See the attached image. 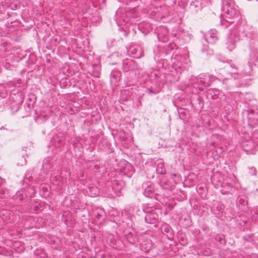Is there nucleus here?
<instances>
[{
  "mask_svg": "<svg viewBox=\"0 0 258 258\" xmlns=\"http://www.w3.org/2000/svg\"><path fill=\"white\" fill-rule=\"evenodd\" d=\"M205 38L208 43L214 44L219 40V35L216 29H211L205 34Z\"/></svg>",
  "mask_w": 258,
  "mask_h": 258,
  "instance_id": "nucleus-1",
  "label": "nucleus"
},
{
  "mask_svg": "<svg viewBox=\"0 0 258 258\" xmlns=\"http://www.w3.org/2000/svg\"><path fill=\"white\" fill-rule=\"evenodd\" d=\"M258 145V141L254 142L252 140H244L242 142V148L245 152H249L255 149Z\"/></svg>",
  "mask_w": 258,
  "mask_h": 258,
  "instance_id": "nucleus-2",
  "label": "nucleus"
},
{
  "mask_svg": "<svg viewBox=\"0 0 258 258\" xmlns=\"http://www.w3.org/2000/svg\"><path fill=\"white\" fill-rule=\"evenodd\" d=\"M248 124L251 126L258 125V111L251 110L247 114Z\"/></svg>",
  "mask_w": 258,
  "mask_h": 258,
  "instance_id": "nucleus-3",
  "label": "nucleus"
},
{
  "mask_svg": "<svg viewBox=\"0 0 258 258\" xmlns=\"http://www.w3.org/2000/svg\"><path fill=\"white\" fill-rule=\"evenodd\" d=\"M223 9L224 11L230 15L233 16L235 14V10L233 9V4L231 2H229L227 0H222Z\"/></svg>",
  "mask_w": 258,
  "mask_h": 258,
  "instance_id": "nucleus-4",
  "label": "nucleus"
},
{
  "mask_svg": "<svg viewBox=\"0 0 258 258\" xmlns=\"http://www.w3.org/2000/svg\"><path fill=\"white\" fill-rule=\"evenodd\" d=\"M248 202L246 197L244 196H239L237 200V205L239 208L242 210H245L247 209Z\"/></svg>",
  "mask_w": 258,
  "mask_h": 258,
  "instance_id": "nucleus-5",
  "label": "nucleus"
},
{
  "mask_svg": "<svg viewBox=\"0 0 258 258\" xmlns=\"http://www.w3.org/2000/svg\"><path fill=\"white\" fill-rule=\"evenodd\" d=\"M172 66L177 72L179 73H181L182 71H183L185 68L184 66L180 61L178 60L174 62L173 63Z\"/></svg>",
  "mask_w": 258,
  "mask_h": 258,
  "instance_id": "nucleus-6",
  "label": "nucleus"
},
{
  "mask_svg": "<svg viewBox=\"0 0 258 258\" xmlns=\"http://www.w3.org/2000/svg\"><path fill=\"white\" fill-rule=\"evenodd\" d=\"M161 30H163L165 33V34H162L159 32L158 34V40L159 41L166 42L168 39L167 30L164 28H161Z\"/></svg>",
  "mask_w": 258,
  "mask_h": 258,
  "instance_id": "nucleus-7",
  "label": "nucleus"
},
{
  "mask_svg": "<svg viewBox=\"0 0 258 258\" xmlns=\"http://www.w3.org/2000/svg\"><path fill=\"white\" fill-rule=\"evenodd\" d=\"M156 171L158 174L164 175L166 173V170L162 163H159L157 166Z\"/></svg>",
  "mask_w": 258,
  "mask_h": 258,
  "instance_id": "nucleus-8",
  "label": "nucleus"
},
{
  "mask_svg": "<svg viewBox=\"0 0 258 258\" xmlns=\"http://www.w3.org/2000/svg\"><path fill=\"white\" fill-rule=\"evenodd\" d=\"M7 95V91L5 88L2 86H0V97L5 98Z\"/></svg>",
  "mask_w": 258,
  "mask_h": 258,
  "instance_id": "nucleus-9",
  "label": "nucleus"
},
{
  "mask_svg": "<svg viewBox=\"0 0 258 258\" xmlns=\"http://www.w3.org/2000/svg\"><path fill=\"white\" fill-rule=\"evenodd\" d=\"M254 142H258V131L256 130L253 132L251 135V139Z\"/></svg>",
  "mask_w": 258,
  "mask_h": 258,
  "instance_id": "nucleus-10",
  "label": "nucleus"
},
{
  "mask_svg": "<svg viewBox=\"0 0 258 258\" xmlns=\"http://www.w3.org/2000/svg\"><path fill=\"white\" fill-rule=\"evenodd\" d=\"M257 34L254 32H250L249 33H247L245 34V36L247 37H249L252 39H255L256 37Z\"/></svg>",
  "mask_w": 258,
  "mask_h": 258,
  "instance_id": "nucleus-11",
  "label": "nucleus"
},
{
  "mask_svg": "<svg viewBox=\"0 0 258 258\" xmlns=\"http://www.w3.org/2000/svg\"><path fill=\"white\" fill-rule=\"evenodd\" d=\"M227 45H228V48L230 51L232 50L233 49H234L235 46L234 42L232 41H230L229 42H228L227 43Z\"/></svg>",
  "mask_w": 258,
  "mask_h": 258,
  "instance_id": "nucleus-12",
  "label": "nucleus"
},
{
  "mask_svg": "<svg viewBox=\"0 0 258 258\" xmlns=\"http://www.w3.org/2000/svg\"><path fill=\"white\" fill-rule=\"evenodd\" d=\"M103 213V211H100V212L97 213L95 215L96 218L98 219H100L102 217Z\"/></svg>",
  "mask_w": 258,
  "mask_h": 258,
  "instance_id": "nucleus-13",
  "label": "nucleus"
},
{
  "mask_svg": "<svg viewBox=\"0 0 258 258\" xmlns=\"http://www.w3.org/2000/svg\"><path fill=\"white\" fill-rule=\"evenodd\" d=\"M153 192V188L151 187H149L148 186V188H146V194H147V192L152 194ZM149 197V196L146 195V197Z\"/></svg>",
  "mask_w": 258,
  "mask_h": 258,
  "instance_id": "nucleus-14",
  "label": "nucleus"
},
{
  "mask_svg": "<svg viewBox=\"0 0 258 258\" xmlns=\"http://www.w3.org/2000/svg\"><path fill=\"white\" fill-rule=\"evenodd\" d=\"M151 214L149 212H146V219L147 217L151 218Z\"/></svg>",
  "mask_w": 258,
  "mask_h": 258,
  "instance_id": "nucleus-15",
  "label": "nucleus"
},
{
  "mask_svg": "<svg viewBox=\"0 0 258 258\" xmlns=\"http://www.w3.org/2000/svg\"><path fill=\"white\" fill-rule=\"evenodd\" d=\"M152 92V91L150 89L148 90V93L150 94Z\"/></svg>",
  "mask_w": 258,
  "mask_h": 258,
  "instance_id": "nucleus-16",
  "label": "nucleus"
},
{
  "mask_svg": "<svg viewBox=\"0 0 258 258\" xmlns=\"http://www.w3.org/2000/svg\"><path fill=\"white\" fill-rule=\"evenodd\" d=\"M202 84H205L204 82H203L202 81H201Z\"/></svg>",
  "mask_w": 258,
  "mask_h": 258,
  "instance_id": "nucleus-17",
  "label": "nucleus"
},
{
  "mask_svg": "<svg viewBox=\"0 0 258 258\" xmlns=\"http://www.w3.org/2000/svg\"><path fill=\"white\" fill-rule=\"evenodd\" d=\"M134 57H139V56H135Z\"/></svg>",
  "mask_w": 258,
  "mask_h": 258,
  "instance_id": "nucleus-18",
  "label": "nucleus"
}]
</instances>
